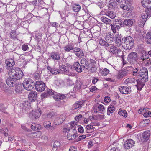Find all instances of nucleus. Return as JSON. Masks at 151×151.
Instances as JSON below:
<instances>
[{"mask_svg":"<svg viewBox=\"0 0 151 151\" xmlns=\"http://www.w3.org/2000/svg\"><path fill=\"white\" fill-rule=\"evenodd\" d=\"M60 145V142L58 141H55L53 144V147L58 148L59 147Z\"/></svg>","mask_w":151,"mask_h":151,"instance_id":"nucleus-50","label":"nucleus"},{"mask_svg":"<svg viewBox=\"0 0 151 151\" xmlns=\"http://www.w3.org/2000/svg\"><path fill=\"white\" fill-rule=\"evenodd\" d=\"M31 128L32 129L34 130H39L41 128L40 125L35 123H32L31 126Z\"/></svg>","mask_w":151,"mask_h":151,"instance_id":"nucleus-34","label":"nucleus"},{"mask_svg":"<svg viewBox=\"0 0 151 151\" xmlns=\"http://www.w3.org/2000/svg\"><path fill=\"white\" fill-rule=\"evenodd\" d=\"M140 58L141 60H142L143 61L144 60L148 59L149 58L147 53L145 50H142L141 51Z\"/></svg>","mask_w":151,"mask_h":151,"instance_id":"nucleus-31","label":"nucleus"},{"mask_svg":"<svg viewBox=\"0 0 151 151\" xmlns=\"http://www.w3.org/2000/svg\"><path fill=\"white\" fill-rule=\"evenodd\" d=\"M41 132L40 131H37L33 133H30L29 136L32 138H38L40 137L41 135Z\"/></svg>","mask_w":151,"mask_h":151,"instance_id":"nucleus-35","label":"nucleus"},{"mask_svg":"<svg viewBox=\"0 0 151 151\" xmlns=\"http://www.w3.org/2000/svg\"><path fill=\"white\" fill-rule=\"evenodd\" d=\"M64 132H67V137L69 140H71L76 139V130L74 129H70L66 128L63 129Z\"/></svg>","mask_w":151,"mask_h":151,"instance_id":"nucleus-7","label":"nucleus"},{"mask_svg":"<svg viewBox=\"0 0 151 151\" xmlns=\"http://www.w3.org/2000/svg\"><path fill=\"white\" fill-rule=\"evenodd\" d=\"M17 80L13 79L12 78H7L6 80V82L7 85L9 87H13L15 86L17 83Z\"/></svg>","mask_w":151,"mask_h":151,"instance_id":"nucleus-24","label":"nucleus"},{"mask_svg":"<svg viewBox=\"0 0 151 151\" xmlns=\"http://www.w3.org/2000/svg\"><path fill=\"white\" fill-rule=\"evenodd\" d=\"M145 41L147 44H151V31L148 32L145 36Z\"/></svg>","mask_w":151,"mask_h":151,"instance_id":"nucleus-33","label":"nucleus"},{"mask_svg":"<svg viewBox=\"0 0 151 151\" xmlns=\"http://www.w3.org/2000/svg\"><path fill=\"white\" fill-rule=\"evenodd\" d=\"M22 88L19 86H17L16 87L15 91L16 93H19L22 91Z\"/></svg>","mask_w":151,"mask_h":151,"instance_id":"nucleus-56","label":"nucleus"},{"mask_svg":"<svg viewBox=\"0 0 151 151\" xmlns=\"http://www.w3.org/2000/svg\"><path fill=\"white\" fill-rule=\"evenodd\" d=\"M59 73L65 74L68 76H72L73 75V73L70 72L68 67L64 65L60 66L59 69Z\"/></svg>","mask_w":151,"mask_h":151,"instance_id":"nucleus-11","label":"nucleus"},{"mask_svg":"<svg viewBox=\"0 0 151 151\" xmlns=\"http://www.w3.org/2000/svg\"><path fill=\"white\" fill-rule=\"evenodd\" d=\"M73 9L74 12H78L80 9L81 6L79 5L74 4L73 6Z\"/></svg>","mask_w":151,"mask_h":151,"instance_id":"nucleus-47","label":"nucleus"},{"mask_svg":"<svg viewBox=\"0 0 151 151\" xmlns=\"http://www.w3.org/2000/svg\"><path fill=\"white\" fill-rule=\"evenodd\" d=\"M54 114L52 113H49L47 115V117L48 119H51L54 117Z\"/></svg>","mask_w":151,"mask_h":151,"instance_id":"nucleus-58","label":"nucleus"},{"mask_svg":"<svg viewBox=\"0 0 151 151\" xmlns=\"http://www.w3.org/2000/svg\"><path fill=\"white\" fill-rule=\"evenodd\" d=\"M41 114V112L40 109H37L32 111L30 113L29 116L32 119L35 120L36 119L40 117Z\"/></svg>","mask_w":151,"mask_h":151,"instance_id":"nucleus-12","label":"nucleus"},{"mask_svg":"<svg viewBox=\"0 0 151 151\" xmlns=\"http://www.w3.org/2000/svg\"><path fill=\"white\" fill-rule=\"evenodd\" d=\"M46 92L48 94V95H52L55 94V93H56L55 92H54V91H52V90L50 89H48Z\"/></svg>","mask_w":151,"mask_h":151,"instance_id":"nucleus-57","label":"nucleus"},{"mask_svg":"<svg viewBox=\"0 0 151 151\" xmlns=\"http://www.w3.org/2000/svg\"><path fill=\"white\" fill-rule=\"evenodd\" d=\"M135 142L132 139L127 140L124 144V147L125 149H129L134 145Z\"/></svg>","mask_w":151,"mask_h":151,"instance_id":"nucleus-13","label":"nucleus"},{"mask_svg":"<svg viewBox=\"0 0 151 151\" xmlns=\"http://www.w3.org/2000/svg\"><path fill=\"white\" fill-rule=\"evenodd\" d=\"M80 63L84 70H86L88 69L89 64L87 59L83 58L81 60Z\"/></svg>","mask_w":151,"mask_h":151,"instance_id":"nucleus-14","label":"nucleus"},{"mask_svg":"<svg viewBox=\"0 0 151 151\" xmlns=\"http://www.w3.org/2000/svg\"><path fill=\"white\" fill-rule=\"evenodd\" d=\"M74 49V46L72 43L68 44L64 47V50L67 52H68Z\"/></svg>","mask_w":151,"mask_h":151,"instance_id":"nucleus-32","label":"nucleus"},{"mask_svg":"<svg viewBox=\"0 0 151 151\" xmlns=\"http://www.w3.org/2000/svg\"><path fill=\"white\" fill-rule=\"evenodd\" d=\"M22 50L24 51H26L28 50L29 47L28 46L26 45H23L22 47Z\"/></svg>","mask_w":151,"mask_h":151,"instance_id":"nucleus-64","label":"nucleus"},{"mask_svg":"<svg viewBox=\"0 0 151 151\" xmlns=\"http://www.w3.org/2000/svg\"><path fill=\"white\" fill-rule=\"evenodd\" d=\"M12 58L7 59L6 60V68L9 69L10 68L13 66L15 64L14 60L16 59V57H18L19 55L17 54L12 53L11 54Z\"/></svg>","mask_w":151,"mask_h":151,"instance_id":"nucleus-6","label":"nucleus"},{"mask_svg":"<svg viewBox=\"0 0 151 151\" xmlns=\"http://www.w3.org/2000/svg\"><path fill=\"white\" fill-rule=\"evenodd\" d=\"M34 76L37 80L39 79L40 76V73H39L38 72H36L34 74Z\"/></svg>","mask_w":151,"mask_h":151,"instance_id":"nucleus-59","label":"nucleus"},{"mask_svg":"<svg viewBox=\"0 0 151 151\" xmlns=\"http://www.w3.org/2000/svg\"><path fill=\"white\" fill-rule=\"evenodd\" d=\"M138 58V54L136 52H131L128 56L127 60L131 65H137L139 64L137 61Z\"/></svg>","mask_w":151,"mask_h":151,"instance_id":"nucleus-4","label":"nucleus"},{"mask_svg":"<svg viewBox=\"0 0 151 151\" xmlns=\"http://www.w3.org/2000/svg\"><path fill=\"white\" fill-rule=\"evenodd\" d=\"M122 42V47L126 50L131 49L134 44V39L130 36L123 38Z\"/></svg>","mask_w":151,"mask_h":151,"instance_id":"nucleus-2","label":"nucleus"},{"mask_svg":"<svg viewBox=\"0 0 151 151\" xmlns=\"http://www.w3.org/2000/svg\"><path fill=\"white\" fill-rule=\"evenodd\" d=\"M65 114H63L61 115L57 119L59 120V122L60 123H62L65 120Z\"/></svg>","mask_w":151,"mask_h":151,"instance_id":"nucleus-45","label":"nucleus"},{"mask_svg":"<svg viewBox=\"0 0 151 151\" xmlns=\"http://www.w3.org/2000/svg\"><path fill=\"white\" fill-rule=\"evenodd\" d=\"M50 24L52 26L55 27H58L59 25V24L55 22H51L50 23Z\"/></svg>","mask_w":151,"mask_h":151,"instance_id":"nucleus-62","label":"nucleus"},{"mask_svg":"<svg viewBox=\"0 0 151 151\" xmlns=\"http://www.w3.org/2000/svg\"><path fill=\"white\" fill-rule=\"evenodd\" d=\"M5 109L6 108L5 107H4L2 106H0V111L4 113L8 114V113L6 112Z\"/></svg>","mask_w":151,"mask_h":151,"instance_id":"nucleus-61","label":"nucleus"},{"mask_svg":"<svg viewBox=\"0 0 151 151\" xmlns=\"http://www.w3.org/2000/svg\"><path fill=\"white\" fill-rule=\"evenodd\" d=\"M139 76L141 78L142 81L145 82L147 81L148 79V73L147 69L146 68H143L142 70L141 71Z\"/></svg>","mask_w":151,"mask_h":151,"instance_id":"nucleus-10","label":"nucleus"},{"mask_svg":"<svg viewBox=\"0 0 151 151\" xmlns=\"http://www.w3.org/2000/svg\"><path fill=\"white\" fill-rule=\"evenodd\" d=\"M134 22V20L133 19H125L123 21V27L126 26L129 27H131L133 25Z\"/></svg>","mask_w":151,"mask_h":151,"instance_id":"nucleus-25","label":"nucleus"},{"mask_svg":"<svg viewBox=\"0 0 151 151\" xmlns=\"http://www.w3.org/2000/svg\"><path fill=\"white\" fill-rule=\"evenodd\" d=\"M94 128L95 127H93L92 124L88 125L86 127V129L87 130V131H88L87 132H88V131H90V130L92 132V130H94Z\"/></svg>","mask_w":151,"mask_h":151,"instance_id":"nucleus-46","label":"nucleus"},{"mask_svg":"<svg viewBox=\"0 0 151 151\" xmlns=\"http://www.w3.org/2000/svg\"><path fill=\"white\" fill-rule=\"evenodd\" d=\"M52 58L54 61H58L60 59V55L58 52H52L50 54Z\"/></svg>","mask_w":151,"mask_h":151,"instance_id":"nucleus-26","label":"nucleus"},{"mask_svg":"<svg viewBox=\"0 0 151 151\" xmlns=\"http://www.w3.org/2000/svg\"><path fill=\"white\" fill-rule=\"evenodd\" d=\"M127 74L128 70L126 69H124L119 72L117 76V78L118 79H121L127 76Z\"/></svg>","mask_w":151,"mask_h":151,"instance_id":"nucleus-22","label":"nucleus"},{"mask_svg":"<svg viewBox=\"0 0 151 151\" xmlns=\"http://www.w3.org/2000/svg\"><path fill=\"white\" fill-rule=\"evenodd\" d=\"M150 133L149 131H145L142 134H138L137 136L140 137V138L142 142L147 141L149 138Z\"/></svg>","mask_w":151,"mask_h":151,"instance_id":"nucleus-9","label":"nucleus"},{"mask_svg":"<svg viewBox=\"0 0 151 151\" xmlns=\"http://www.w3.org/2000/svg\"><path fill=\"white\" fill-rule=\"evenodd\" d=\"M105 38L106 42L108 43H111L114 40L113 36L109 33H107L105 35Z\"/></svg>","mask_w":151,"mask_h":151,"instance_id":"nucleus-30","label":"nucleus"},{"mask_svg":"<svg viewBox=\"0 0 151 151\" xmlns=\"http://www.w3.org/2000/svg\"><path fill=\"white\" fill-rule=\"evenodd\" d=\"M109 47L110 48L111 52L114 55H118L121 52L120 49L116 47L114 45H110Z\"/></svg>","mask_w":151,"mask_h":151,"instance_id":"nucleus-18","label":"nucleus"},{"mask_svg":"<svg viewBox=\"0 0 151 151\" xmlns=\"http://www.w3.org/2000/svg\"><path fill=\"white\" fill-rule=\"evenodd\" d=\"M150 122V121L148 119L144 120L140 123V126L141 127H144L145 126V124H148Z\"/></svg>","mask_w":151,"mask_h":151,"instance_id":"nucleus-49","label":"nucleus"},{"mask_svg":"<svg viewBox=\"0 0 151 151\" xmlns=\"http://www.w3.org/2000/svg\"><path fill=\"white\" fill-rule=\"evenodd\" d=\"M99 44L101 45L104 46L106 47H108L109 46V44L106 42V40H104L102 38L99 39Z\"/></svg>","mask_w":151,"mask_h":151,"instance_id":"nucleus-42","label":"nucleus"},{"mask_svg":"<svg viewBox=\"0 0 151 151\" xmlns=\"http://www.w3.org/2000/svg\"><path fill=\"white\" fill-rule=\"evenodd\" d=\"M143 116L146 117H150L151 116V112L149 111L147 112H145Z\"/></svg>","mask_w":151,"mask_h":151,"instance_id":"nucleus-60","label":"nucleus"},{"mask_svg":"<svg viewBox=\"0 0 151 151\" xmlns=\"http://www.w3.org/2000/svg\"><path fill=\"white\" fill-rule=\"evenodd\" d=\"M105 15L108 16L110 18L114 19L116 17L115 13L112 11H108L106 12Z\"/></svg>","mask_w":151,"mask_h":151,"instance_id":"nucleus-36","label":"nucleus"},{"mask_svg":"<svg viewBox=\"0 0 151 151\" xmlns=\"http://www.w3.org/2000/svg\"><path fill=\"white\" fill-rule=\"evenodd\" d=\"M37 93L33 91H31L29 95V98L31 102L35 101L37 98Z\"/></svg>","mask_w":151,"mask_h":151,"instance_id":"nucleus-21","label":"nucleus"},{"mask_svg":"<svg viewBox=\"0 0 151 151\" xmlns=\"http://www.w3.org/2000/svg\"><path fill=\"white\" fill-rule=\"evenodd\" d=\"M120 6L121 8L124 10L129 11L130 10L129 8L127 5L121 4H120Z\"/></svg>","mask_w":151,"mask_h":151,"instance_id":"nucleus-48","label":"nucleus"},{"mask_svg":"<svg viewBox=\"0 0 151 151\" xmlns=\"http://www.w3.org/2000/svg\"><path fill=\"white\" fill-rule=\"evenodd\" d=\"M101 19L103 22L109 24H110L112 22L111 20L104 16L102 17Z\"/></svg>","mask_w":151,"mask_h":151,"instance_id":"nucleus-39","label":"nucleus"},{"mask_svg":"<svg viewBox=\"0 0 151 151\" xmlns=\"http://www.w3.org/2000/svg\"><path fill=\"white\" fill-rule=\"evenodd\" d=\"M119 89L120 92L124 94H128L130 93L131 91V88L125 86H120Z\"/></svg>","mask_w":151,"mask_h":151,"instance_id":"nucleus-17","label":"nucleus"},{"mask_svg":"<svg viewBox=\"0 0 151 151\" xmlns=\"http://www.w3.org/2000/svg\"><path fill=\"white\" fill-rule=\"evenodd\" d=\"M74 67L76 71L79 73H81L82 71L83 68L81 65H80L78 62L74 63L73 64Z\"/></svg>","mask_w":151,"mask_h":151,"instance_id":"nucleus-29","label":"nucleus"},{"mask_svg":"<svg viewBox=\"0 0 151 151\" xmlns=\"http://www.w3.org/2000/svg\"><path fill=\"white\" fill-rule=\"evenodd\" d=\"M118 22L117 24H118L119 25L112 24L110 25L111 29L114 33H116V30H118L121 27H123V24L121 20L118 21Z\"/></svg>","mask_w":151,"mask_h":151,"instance_id":"nucleus-15","label":"nucleus"},{"mask_svg":"<svg viewBox=\"0 0 151 151\" xmlns=\"http://www.w3.org/2000/svg\"><path fill=\"white\" fill-rule=\"evenodd\" d=\"M140 66V64L139 65H132L131 66L132 68V75L134 76H139L140 72L139 70V67Z\"/></svg>","mask_w":151,"mask_h":151,"instance_id":"nucleus-16","label":"nucleus"},{"mask_svg":"<svg viewBox=\"0 0 151 151\" xmlns=\"http://www.w3.org/2000/svg\"><path fill=\"white\" fill-rule=\"evenodd\" d=\"M46 85L45 83L41 81H37L36 82L35 88L36 90L39 92H42L45 88Z\"/></svg>","mask_w":151,"mask_h":151,"instance_id":"nucleus-8","label":"nucleus"},{"mask_svg":"<svg viewBox=\"0 0 151 151\" xmlns=\"http://www.w3.org/2000/svg\"><path fill=\"white\" fill-rule=\"evenodd\" d=\"M73 52L75 54L76 56L79 58H81L84 56L83 52L78 47H76L73 50Z\"/></svg>","mask_w":151,"mask_h":151,"instance_id":"nucleus-19","label":"nucleus"},{"mask_svg":"<svg viewBox=\"0 0 151 151\" xmlns=\"http://www.w3.org/2000/svg\"><path fill=\"white\" fill-rule=\"evenodd\" d=\"M115 107L113 105H110L108 108L107 114L110 115L111 114L113 113L115 111Z\"/></svg>","mask_w":151,"mask_h":151,"instance_id":"nucleus-37","label":"nucleus"},{"mask_svg":"<svg viewBox=\"0 0 151 151\" xmlns=\"http://www.w3.org/2000/svg\"><path fill=\"white\" fill-rule=\"evenodd\" d=\"M82 116L81 114H79L78 115L76 116L75 118V119L76 121H79L81 119Z\"/></svg>","mask_w":151,"mask_h":151,"instance_id":"nucleus-63","label":"nucleus"},{"mask_svg":"<svg viewBox=\"0 0 151 151\" xmlns=\"http://www.w3.org/2000/svg\"><path fill=\"white\" fill-rule=\"evenodd\" d=\"M43 124L44 127L47 128H49L51 125V123L48 121L45 122Z\"/></svg>","mask_w":151,"mask_h":151,"instance_id":"nucleus-51","label":"nucleus"},{"mask_svg":"<svg viewBox=\"0 0 151 151\" xmlns=\"http://www.w3.org/2000/svg\"><path fill=\"white\" fill-rule=\"evenodd\" d=\"M22 84L24 88L27 91L32 90L35 85L33 81L30 79H25Z\"/></svg>","mask_w":151,"mask_h":151,"instance_id":"nucleus-5","label":"nucleus"},{"mask_svg":"<svg viewBox=\"0 0 151 151\" xmlns=\"http://www.w3.org/2000/svg\"><path fill=\"white\" fill-rule=\"evenodd\" d=\"M84 101H78L76 102L73 106L72 109L74 110L75 109L81 108L84 103Z\"/></svg>","mask_w":151,"mask_h":151,"instance_id":"nucleus-27","label":"nucleus"},{"mask_svg":"<svg viewBox=\"0 0 151 151\" xmlns=\"http://www.w3.org/2000/svg\"><path fill=\"white\" fill-rule=\"evenodd\" d=\"M47 68L48 70L53 74L56 75L59 73V69H55L54 68H52L50 66H48Z\"/></svg>","mask_w":151,"mask_h":151,"instance_id":"nucleus-40","label":"nucleus"},{"mask_svg":"<svg viewBox=\"0 0 151 151\" xmlns=\"http://www.w3.org/2000/svg\"><path fill=\"white\" fill-rule=\"evenodd\" d=\"M22 106L23 109L24 110H27L30 108V103L28 101H24L22 104Z\"/></svg>","mask_w":151,"mask_h":151,"instance_id":"nucleus-38","label":"nucleus"},{"mask_svg":"<svg viewBox=\"0 0 151 151\" xmlns=\"http://www.w3.org/2000/svg\"><path fill=\"white\" fill-rule=\"evenodd\" d=\"M141 3L143 6L147 8L139 18L138 22L139 26L140 27H143L148 17L151 16V0H142Z\"/></svg>","mask_w":151,"mask_h":151,"instance_id":"nucleus-1","label":"nucleus"},{"mask_svg":"<svg viewBox=\"0 0 151 151\" xmlns=\"http://www.w3.org/2000/svg\"><path fill=\"white\" fill-rule=\"evenodd\" d=\"M121 35L118 34H116L115 36V41L116 45L118 46H120L122 45V40H121Z\"/></svg>","mask_w":151,"mask_h":151,"instance_id":"nucleus-23","label":"nucleus"},{"mask_svg":"<svg viewBox=\"0 0 151 151\" xmlns=\"http://www.w3.org/2000/svg\"><path fill=\"white\" fill-rule=\"evenodd\" d=\"M9 76L13 79H20L23 76L22 71L18 68H14L11 69L9 72Z\"/></svg>","mask_w":151,"mask_h":151,"instance_id":"nucleus-3","label":"nucleus"},{"mask_svg":"<svg viewBox=\"0 0 151 151\" xmlns=\"http://www.w3.org/2000/svg\"><path fill=\"white\" fill-rule=\"evenodd\" d=\"M99 111L101 112H103L105 110V107L104 106L101 104H99L98 107Z\"/></svg>","mask_w":151,"mask_h":151,"instance_id":"nucleus-55","label":"nucleus"},{"mask_svg":"<svg viewBox=\"0 0 151 151\" xmlns=\"http://www.w3.org/2000/svg\"><path fill=\"white\" fill-rule=\"evenodd\" d=\"M90 64L89 68L90 70V71L91 73H93L95 72L96 68V62L95 60L93 59L90 60Z\"/></svg>","mask_w":151,"mask_h":151,"instance_id":"nucleus-20","label":"nucleus"},{"mask_svg":"<svg viewBox=\"0 0 151 151\" xmlns=\"http://www.w3.org/2000/svg\"><path fill=\"white\" fill-rule=\"evenodd\" d=\"M10 37L11 38L14 39L16 38V34L15 31L14 30L12 31L10 34Z\"/></svg>","mask_w":151,"mask_h":151,"instance_id":"nucleus-52","label":"nucleus"},{"mask_svg":"<svg viewBox=\"0 0 151 151\" xmlns=\"http://www.w3.org/2000/svg\"><path fill=\"white\" fill-rule=\"evenodd\" d=\"M136 81L135 79L133 78H129L125 80V83L127 84H133L135 83Z\"/></svg>","mask_w":151,"mask_h":151,"instance_id":"nucleus-43","label":"nucleus"},{"mask_svg":"<svg viewBox=\"0 0 151 151\" xmlns=\"http://www.w3.org/2000/svg\"><path fill=\"white\" fill-rule=\"evenodd\" d=\"M109 71L108 69L105 68L102 70V75L106 76L109 73Z\"/></svg>","mask_w":151,"mask_h":151,"instance_id":"nucleus-54","label":"nucleus"},{"mask_svg":"<svg viewBox=\"0 0 151 151\" xmlns=\"http://www.w3.org/2000/svg\"><path fill=\"white\" fill-rule=\"evenodd\" d=\"M142 78H140L136 80L137 84L135 86L139 91L141 90L144 85V84L143 82V81H142Z\"/></svg>","mask_w":151,"mask_h":151,"instance_id":"nucleus-28","label":"nucleus"},{"mask_svg":"<svg viewBox=\"0 0 151 151\" xmlns=\"http://www.w3.org/2000/svg\"><path fill=\"white\" fill-rule=\"evenodd\" d=\"M118 114L119 115L122 116L124 117H126L127 115L126 111L125 110H123L121 108L119 110Z\"/></svg>","mask_w":151,"mask_h":151,"instance_id":"nucleus-41","label":"nucleus"},{"mask_svg":"<svg viewBox=\"0 0 151 151\" xmlns=\"http://www.w3.org/2000/svg\"><path fill=\"white\" fill-rule=\"evenodd\" d=\"M66 83L67 85H68L69 86H71L72 85H73L74 84V83L72 80H71L69 78H68L67 79Z\"/></svg>","mask_w":151,"mask_h":151,"instance_id":"nucleus-53","label":"nucleus"},{"mask_svg":"<svg viewBox=\"0 0 151 151\" xmlns=\"http://www.w3.org/2000/svg\"><path fill=\"white\" fill-rule=\"evenodd\" d=\"M0 88L4 92H6L8 90V87L4 83L2 82L1 84Z\"/></svg>","mask_w":151,"mask_h":151,"instance_id":"nucleus-44","label":"nucleus"}]
</instances>
